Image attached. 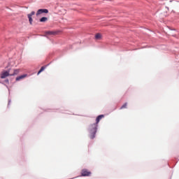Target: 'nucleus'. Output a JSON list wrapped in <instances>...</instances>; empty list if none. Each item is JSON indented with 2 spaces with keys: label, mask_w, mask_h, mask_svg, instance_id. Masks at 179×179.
I'll return each instance as SVG.
<instances>
[{
  "label": "nucleus",
  "mask_w": 179,
  "mask_h": 179,
  "mask_svg": "<svg viewBox=\"0 0 179 179\" xmlns=\"http://www.w3.org/2000/svg\"><path fill=\"white\" fill-rule=\"evenodd\" d=\"M102 118H104V115H99L96 119V123L90 125L89 131L91 139H94V138H96V132H97L98 127L97 124L100 122V120H102Z\"/></svg>",
  "instance_id": "f257e3e1"
},
{
  "label": "nucleus",
  "mask_w": 179,
  "mask_h": 179,
  "mask_svg": "<svg viewBox=\"0 0 179 179\" xmlns=\"http://www.w3.org/2000/svg\"><path fill=\"white\" fill-rule=\"evenodd\" d=\"M92 175V172L89 171L87 169H83L81 171V176L83 177H89Z\"/></svg>",
  "instance_id": "f03ea898"
},
{
  "label": "nucleus",
  "mask_w": 179,
  "mask_h": 179,
  "mask_svg": "<svg viewBox=\"0 0 179 179\" xmlns=\"http://www.w3.org/2000/svg\"><path fill=\"white\" fill-rule=\"evenodd\" d=\"M9 70L3 71L1 74V79H5L6 78H8V76H10V73H9Z\"/></svg>",
  "instance_id": "7ed1b4c3"
},
{
  "label": "nucleus",
  "mask_w": 179,
  "mask_h": 179,
  "mask_svg": "<svg viewBox=\"0 0 179 179\" xmlns=\"http://www.w3.org/2000/svg\"><path fill=\"white\" fill-rule=\"evenodd\" d=\"M34 15H36V12L34 11L27 15L30 24H33V18L31 17L34 16Z\"/></svg>",
  "instance_id": "20e7f679"
},
{
  "label": "nucleus",
  "mask_w": 179,
  "mask_h": 179,
  "mask_svg": "<svg viewBox=\"0 0 179 179\" xmlns=\"http://www.w3.org/2000/svg\"><path fill=\"white\" fill-rule=\"evenodd\" d=\"M43 13H48V10L45 9V8L38 10V11L36 13V16H38Z\"/></svg>",
  "instance_id": "39448f33"
},
{
  "label": "nucleus",
  "mask_w": 179,
  "mask_h": 179,
  "mask_svg": "<svg viewBox=\"0 0 179 179\" xmlns=\"http://www.w3.org/2000/svg\"><path fill=\"white\" fill-rule=\"evenodd\" d=\"M27 77V74H24L22 76H20L15 78V80L18 82L19 80H22V79H24V78Z\"/></svg>",
  "instance_id": "423d86ee"
},
{
  "label": "nucleus",
  "mask_w": 179,
  "mask_h": 179,
  "mask_svg": "<svg viewBox=\"0 0 179 179\" xmlns=\"http://www.w3.org/2000/svg\"><path fill=\"white\" fill-rule=\"evenodd\" d=\"M20 70L19 69H15L13 73L10 74V76H15L19 73Z\"/></svg>",
  "instance_id": "0eeeda50"
},
{
  "label": "nucleus",
  "mask_w": 179,
  "mask_h": 179,
  "mask_svg": "<svg viewBox=\"0 0 179 179\" xmlns=\"http://www.w3.org/2000/svg\"><path fill=\"white\" fill-rule=\"evenodd\" d=\"M47 20H48V18L46 17H43L40 19L41 23H44L45 22H47Z\"/></svg>",
  "instance_id": "6e6552de"
},
{
  "label": "nucleus",
  "mask_w": 179,
  "mask_h": 179,
  "mask_svg": "<svg viewBox=\"0 0 179 179\" xmlns=\"http://www.w3.org/2000/svg\"><path fill=\"white\" fill-rule=\"evenodd\" d=\"M95 38H96V40H101V34H96L95 35Z\"/></svg>",
  "instance_id": "1a4fd4ad"
},
{
  "label": "nucleus",
  "mask_w": 179,
  "mask_h": 179,
  "mask_svg": "<svg viewBox=\"0 0 179 179\" xmlns=\"http://www.w3.org/2000/svg\"><path fill=\"white\" fill-rule=\"evenodd\" d=\"M44 69H45V66H42L41 68V69L39 70V71L38 72V75L41 74V72H43V71H44Z\"/></svg>",
  "instance_id": "9d476101"
},
{
  "label": "nucleus",
  "mask_w": 179,
  "mask_h": 179,
  "mask_svg": "<svg viewBox=\"0 0 179 179\" xmlns=\"http://www.w3.org/2000/svg\"><path fill=\"white\" fill-rule=\"evenodd\" d=\"M127 106H128L127 103H125L124 105H122L120 108V110H122L124 108H127Z\"/></svg>",
  "instance_id": "9b49d317"
},
{
  "label": "nucleus",
  "mask_w": 179,
  "mask_h": 179,
  "mask_svg": "<svg viewBox=\"0 0 179 179\" xmlns=\"http://www.w3.org/2000/svg\"><path fill=\"white\" fill-rule=\"evenodd\" d=\"M46 34H50V35H51V34H55V32H54V31H47L46 32Z\"/></svg>",
  "instance_id": "f8f14e48"
}]
</instances>
